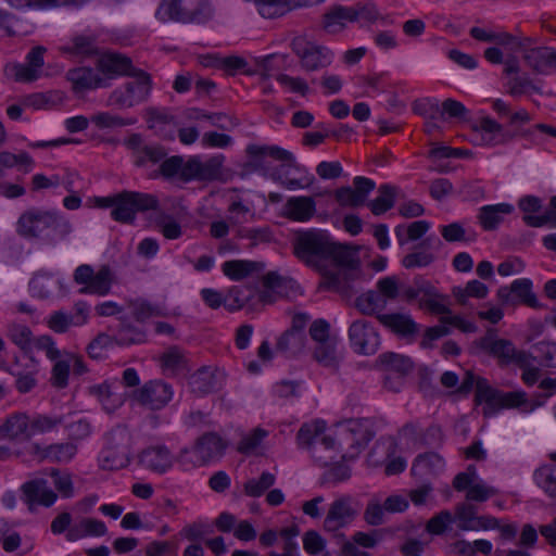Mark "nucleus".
Listing matches in <instances>:
<instances>
[{"label": "nucleus", "mask_w": 556, "mask_h": 556, "mask_svg": "<svg viewBox=\"0 0 556 556\" xmlns=\"http://www.w3.org/2000/svg\"><path fill=\"white\" fill-rule=\"evenodd\" d=\"M526 64L536 74H548L556 70V50L549 47L522 49Z\"/></svg>", "instance_id": "4be33fe9"}, {"label": "nucleus", "mask_w": 556, "mask_h": 556, "mask_svg": "<svg viewBox=\"0 0 556 556\" xmlns=\"http://www.w3.org/2000/svg\"><path fill=\"white\" fill-rule=\"evenodd\" d=\"M316 214V202L312 197H291L283 205V215L294 222H308Z\"/></svg>", "instance_id": "b1692460"}, {"label": "nucleus", "mask_w": 556, "mask_h": 556, "mask_svg": "<svg viewBox=\"0 0 556 556\" xmlns=\"http://www.w3.org/2000/svg\"><path fill=\"white\" fill-rule=\"evenodd\" d=\"M276 478L270 472H263L258 479H250L244 484V492L251 497H260L274 485Z\"/></svg>", "instance_id": "3c124183"}, {"label": "nucleus", "mask_w": 556, "mask_h": 556, "mask_svg": "<svg viewBox=\"0 0 556 556\" xmlns=\"http://www.w3.org/2000/svg\"><path fill=\"white\" fill-rule=\"evenodd\" d=\"M22 435L30 437L29 418L26 414L16 413L10 416L0 427V437L16 439Z\"/></svg>", "instance_id": "7c9ffc66"}, {"label": "nucleus", "mask_w": 556, "mask_h": 556, "mask_svg": "<svg viewBox=\"0 0 556 556\" xmlns=\"http://www.w3.org/2000/svg\"><path fill=\"white\" fill-rule=\"evenodd\" d=\"M399 188L393 185L383 184L378 188V197L367 205L374 215H382L394 206Z\"/></svg>", "instance_id": "72a5a7b5"}, {"label": "nucleus", "mask_w": 556, "mask_h": 556, "mask_svg": "<svg viewBox=\"0 0 556 556\" xmlns=\"http://www.w3.org/2000/svg\"><path fill=\"white\" fill-rule=\"evenodd\" d=\"M292 244L293 253L301 262L323 274L327 255L331 252V237L327 231L319 229L299 231Z\"/></svg>", "instance_id": "20e7f679"}, {"label": "nucleus", "mask_w": 556, "mask_h": 556, "mask_svg": "<svg viewBox=\"0 0 556 556\" xmlns=\"http://www.w3.org/2000/svg\"><path fill=\"white\" fill-rule=\"evenodd\" d=\"M112 282V270L109 266L104 265L93 275V278L88 286L79 289V293L104 296L110 292Z\"/></svg>", "instance_id": "2f4dec72"}, {"label": "nucleus", "mask_w": 556, "mask_h": 556, "mask_svg": "<svg viewBox=\"0 0 556 556\" xmlns=\"http://www.w3.org/2000/svg\"><path fill=\"white\" fill-rule=\"evenodd\" d=\"M326 424L321 420L306 422L296 434L300 447L307 448L312 457L321 466H327L337 457L336 440L325 434Z\"/></svg>", "instance_id": "39448f33"}, {"label": "nucleus", "mask_w": 556, "mask_h": 556, "mask_svg": "<svg viewBox=\"0 0 556 556\" xmlns=\"http://www.w3.org/2000/svg\"><path fill=\"white\" fill-rule=\"evenodd\" d=\"M66 78L72 83L75 92L109 86L106 80L90 67L72 68L66 73Z\"/></svg>", "instance_id": "5701e85b"}, {"label": "nucleus", "mask_w": 556, "mask_h": 556, "mask_svg": "<svg viewBox=\"0 0 556 556\" xmlns=\"http://www.w3.org/2000/svg\"><path fill=\"white\" fill-rule=\"evenodd\" d=\"M214 15L210 0H163L155 16L162 21H176L185 24H202Z\"/></svg>", "instance_id": "423d86ee"}, {"label": "nucleus", "mask_w": 556, "mask_h": 556, "mask_svg": "<svg viewBox=\"0 0 556 556\" xmlns=\"http://www.w3.org/2000/svg\"><path fill=\"white\" fill-rule=\"evenodd\" d=\"M478 345L489 355L497 358L501 366L528 365L529 353L517 350L510 340L497 338L494 330H488L485 336L479 339Z\"/></svg>", "instance_id": "9b49d317"}, {"label": "nucleus", "mask_w": 556, "mask_h": 556, "mask_svg": "<svg viewBox=\"0 0 556 556\" xmlns=\"http://www.w3.org/2000/svg\"><path fill=\"white\" fill-rule=\"evenodd\" d=\"M454 521V516L448 510H442L430 518L426 525V530L434 535L443 534L448 526Z\"/></svg>", "instance_id": "bf43d9fd"}, {"label": "nucleus", "mask_w": 556, "mask_h": 556, "mask_svg": "<svg viewBox=\"0 0 556 556\" xmlns=\"http://www.w3.org/2000/svg\"><path fill=\"white\" fill-rule=\"evenodd\" d=\"M91 393L97 395L102 402L104 408L109 412L114 410L122 404L121 396H117L109 383L104 382L91 388Z\"/></svg>", "instance_id": "603ef678"}, {"label": "nucleus", "mask_w": 556, "mask_h": 556, "mask_svg": "<svg viewBox=\"0 0 556 556\" xmlns=\"http://www.w3.org/2000/svg\"><path fill=\"white\" fill-rule=\"evenodd\" d=\"M413 111L425 118L433 121L439 116L440 104L437 99L422 98L414 101Z\"/></svg>", "instance_id": "13d9d810"}, {"label": "nucleus", "mask_w": 556, "mask_h": 556, "mask_svg": "<svg viewBox=\"0 0 556 556\" xmlns=\"http://www.w3.org/2000/svg\"><path fill=\"white\" fill-rule=\"evenodd\" d=\"M497 298L503 305L525 304L532 308L541 307L536 295L532 292V281L528 278L516 279L509 287H501L497 290Z\"/></svg>", "instance_id": "2eb2a0df"}, {"label": "nucleus", "mask_w": 556, "mask_h": 556, "mask_svg": "<svg viewBox=\"0 0 556 556\" xmlns=\"http://www.w3.org/2000/svg\"><path fill=\"white\" fill-rule=\"evenodd\" d=\"M434 262V255L425 250L414 251L405 255L402 260V265L407 268L427 267Z\"/></svg>", "instance_id": "69168bd1"}, {"label": "nucleus", "mask_w": 556, "mask_h": 556, "mask_svg": "<svg viewBox=\"0 0 556 556\" xmlns=\"http://www.w3.org/2000/svg\"><path fill=\"white\" fill-rule=\"evenodd\" d=\"M354 8L336 7L324 16V28L329 33L341 30L346 23L355 22Z\"/></svg>", "instance_id": "473e14b6"}, {"label": "nucleus", "mask_w": 556, "mask_h": 556, "mask_svg": "<svg viewBox=\"0 0 556 556\" xmlns=\"http://www.w3.org/2000/svg\"><path fill=\"white\" fill-rule=\"evenodd\" d=\"M159 200L150 193L137 191H122L117 193L116 203L111 211L114 220L131 224L136 218L137 212L157 211Z\"/></svg>", "instance_id": "1a4fd4ad"}, {"label": "nucleus", "mask_w": 556, "mask_h": 556, "mask_svg": "<svg viewBox=\"0 0 556 556\" xmlns=\"http://www.w3.org/2000/svg\"><path fill=\"white\" fill-rule=\"evenodd\" d=\"M514 206L508 203L484 205L480 207L478 219L484 230H494L503 222L504 215L513 213Z\"/></svg>", "instance_id": "cd10ccee"}, {"label": "nucleus", "mask_w": 556, "mask_h": 556, "mask_svg": "<svg viewBox=\"0 0 556 556\" xmlns=\"http://www.w3.org/2000/svg\"><path fill=\"white\" fill-rule=\"evenodd\" d=\"M114 343L113 337L106 333H99L87 346V353L92 359H102L105 351Z\"/></svg>", "instance_id": "6e6d98bb"}, {"label": "nucleus", "mask_w": 556, "mask_h": 556, "mask_svg": "<svg viewBox=\"0 0 556 556\" xmlns=\"http://www.w3.org/2000/svg\"><path fill=\"white\" fill-rule=\"evenodd\" d=\"M50 477L55 489L61 493L63 497H72L74 494V488L71 475L62 472L58 469H51Z\"/></svg>", "instance_id": "0e129e2a"}, {"label": "nucleus", "mask_w": 556, "mask_h": 556, "mask_svg": "<svg viewBox=\"0 0 556 556\" xmlns=\"http://www.w3.org/2000/svg\"><path fill=\"white\" fill-rule=\"evenodd\" d=\"M454 519H457L459 530L475 531L478 520L476 507L470 504L457 505Z\"/></svg>", "instance_id": "09e8293b"}, {"label": "nucleus", "mask_w": 556, "mask_h": 556, "mask_svg": "<svg viewBox=\"0 0 556 556\" xmlns=\"http://www.w3.org/2000/svg\"><path fill=\"white\" fill-rule=\"evenodd\" d=\"M533 481L548 497L556 500V467L543 465L533 472Z\"/></svg>", "instance_id": "4c0bfd02"}, {"label": "nucleus", "mask_w": 556, "mask_h": 556, "mask_svg": "<svg viewBox=\"0 0 556 556\" xmlns=\"http://www.w3.org/2000/svg\"><path fill=\"white\" fill-rule=\"evenodd\" d=\"M247 153L254 159L256 168H265V157H271L282 163V166H294L295 159L293 154L278 146H258L250 144L247 148Z\"/></svg>", "instance_id": "412c9836"}, {"label": "nucleus", "mask_w": 556, "mask_h": 556, "mask_svg": "<svg viewBox=\"0 0 556 556\" xmlns=\"http://www.w3.org/2000/svg\"><path fill=\"white\" fill-rule=\"evenodd\" d=\"M113 339L114 343L119 346L140 344L146 341V332L125 319H122Z\"/></svg>", "instance_id": "c9c22d12"}, {"label": "nucleus", "mask_w": 556, "mask_h": 556, "mask_svg": "<svg viewBox=\"0 0 556 556\" xmlns=\"http://www.w3.org/2000/svg\"><path fill=\"white\" fill-rule=\"evenodd\" d=\"M161 363L165 370L177 372L185 368L186 358L179 348L172 346L165 353H163L161 356Z\"/></svg>", "instance_id": "864d4df0"}, {"label": "nucleus", "mask_w": 556, "mask_h": 556, "mask_svg": "<svg viewBox=\"0 0 556 556\" xmlns=\"http://www.w3.org/2000/svg\"><path fill=\"white\" fill-rule=\"evenodd\" d=\"M173 388L162 380H151L135 392L137 401L151 409L165 407L173 399Z\"/></svg>", "instance_id": "6ab92c4d"}, {"label": "nucleus", "mask_w": 556, "mask_h": 556, "mask_svg": "<svg viewBox=\"0 0 556 556\" xmlns=\"http://www.w3.org/2000/svg\"><path fill=\"white\" fill-rule=\"evenodd\" d=\"M291 48L299 56L301 66L307 72L325 68L333 61V53L330 49L302 36L293 38Z\"/></svg>", "instance_id": "f8f14e48"}, {"label": "nucleus", "mask_w": 556, "mask_h": 556, "mask_svg": "<svg viewBox=\"0 0 556 556\" xmlns=\"http://www.w3.org/2000/svg\"><path fill=\"white\" fill-rule=\"evenodd\" d=\"M190 384L192 386L193 392H198L200 394H207L215 389L213 375L205 369L198 370L192 375Z\"/></svg>", "instance_id": "4d7b16f0"}, {"label": "nucleus", "mask_w": 556, "mask_h": 556, "mask_svg": "<svg viewBox=\"0 0 556 556\" xmlns=\"http://www.w3.org/2000/svg\"><path fill=\"white\" fill-rule=\"evenodd\" d=\"M376 435L375 420L371 418H352L334 425L337 452L346 450L343 458H354Z\"/></svg>", "instance_id": "7ed1b4c3"}, {"label": "nucleus", "mask_w": 556, "mask_h": 556, "mask_svg": "<svg viewBox=\"0 0 556 556\" xmlns=\"http://www.w3.org/2000/svg\"><path fill=\"white\" fill-rule=\"evenodd\" d=\"M61 51L63 53L85 58L98 54V47L93 37L78 35L73 37L71 45L61 47Z\"/></svg>", "instance_id": "58836bf2"}, {"label": "nucleus", "mask_w": 556, "mask_h": 556, "mask_svg": "<svg viewBox=\"0 0 556 556\" xmlns=\"http://www.w3.org/2000/svg\"><path fill=\"white\" fill-rule=\"evenodd\" d=\"M358 510L349 496L334 500L328 509L324 520V529L327 532H337L350 525L357 516Z\"/></svg>", "instance_id": "f3484780"}, {"label": "nucleus", "mask_w": 556, "mask_h": 556, "mask_svg": "<svg viewBox=\"0 0 556 556\" xmlns=\"http://www.w3.org/2000/svg\"><path fill=\"white\" fill-rule=\"evenodd\" d=\"M356 308L364 315H374L386 306V301L375 291L359 295L355 301Z\"/></svg>", "instance_id": "37998d69"}, {"label": "nucleus", "mask_w": 556, "mask_h": 556, "mask_svg": "<svg viewBox=\"0 0 556 556\" xmlns=\"http://www.w3.org/2000/svg\"><path fill=\"white\" fill-rule=\"evenodd\" d=\"M131 434L125 427H116L106 435V444L100 454L101 467L105 470H118L130 463Z\"/></svg>", "instance_id": "0eeeda50"}, {"label": "nucleus", "mask_w": 556, "mask_h": 556, "mask_svg": "<svg viewBox=\"0 0 556 556\" xmlns=\"http://www.w3.org/2000/svg\"><path fill=\"white\" fill-rule=\"evenodd\" d=\"M47 325L56 333H65L74 326V321L71 314L63 311H55L49 316Z\"/></svg>", "instance_id": "e2e57ef3"}, {"label": "nucleus", "mask_w": 556, "mask_h": 556, "mask_svg": "<svg viewBox=\"0 0 556 556\" xmlns=\"http://www.w3.org/2000/svg\"><path fill=\"white\" fill-rule=\"evenodd\" d=\"M131 152L134 165L144 167L149 163L157 164L167 155V150L160 143L148 142L141 134H131L123 141Z\"/></svg>", "instance_id": "ddd939ff"}, {"label": "nucleus", "mask_w": 556, "mask_h": 556, "mask_svg": "<svg viewBox=\"0 0 556 556\" xmlns=\"http://www.w3.org/2000/svg\"><path fill=\"white\" fill-rule=\"evenodd\" d=\"M314 359L324 367L337 368L339 364L337 340L332 339L316 343Z\"/></svg>", "instance_id": "ea45409f"}, {"label": "nucleus", "mask_w": 556, "mask_h": 556, "mask_svg": "<svg viewBox=\"0 0 556 556\" xmlns=\"http://www.w3.org/2000/svg\"><path fill=\"white\" fill-rule=\"evenodd\" d=\"M472 130L488 146L504 144L511 139V136L505 135L503 126L489 116L482 117L479 124L472 126Z\"/></svg>", "instance_id": "393cba45"}, {"label": "nucleus", "mask_w": 556, "mask_h": 556, "mask_svg": "<svg viewBox=\"0 0 556 556\" xmlns=\"http://www.w3.org/2000/svg\"><path fill=\"white\" fill-rule=\"evenodd\" d=\"M0 28L9 36H25L30 33L31 25L16 15L0 9Z\"/></svg>", "instance_id": "79ce46f5"}, {"label": "nucleus", "mask_w": 556, "mask_h": 556, "mask_svg": "<svg viewBox=\"0 0 556 556\" xmlns=\"http://www.w3.org/2000/svg\"><path fill=\"white\" fill-rule=\"evenodd\" d=\"M22 500L33 511L36 506L50 507L58 498L56 493L51 489L47 479L38 477L25 482L22 488Z\"/></svg>", "instance_id": "a211bd4d"}, {"label": "nucleus", "mask_w": 556, "mask_h": 556, "mask_svg": "<svg viewBox=\"0 0 556 556\" xmlns=\"http://www.w3.org/2000/svg\"><path fill=\"white\" fill-rule=\"evenodd\" d=\"M467 114L468 110L465 108V105L462 102L451 98L444 100L442 105H440L439 115L444 121L447 118L463 121L466 119Z\"/></svg>", "instance_id": "5fc2aeb1"}, {"label": "nucleus", "mask_w": 556, "mask_h": 556, "mask_svg": "<svg viewBox=\"0 0 556 556\" xmlns=\"http://www.w3.org/2000/svg\"><path fill=\"white\" fill-rule=\"evenodd\" d=\"M501 393V391L493 389L486 379L479 378L476 388V401L478 403H485V407L483 408L484 415L493 414L498 410Z\"/></svg>", "instance_id": "e433bc0d"}, {"label": "nucleus", "mask_w": 556, "mask_h": 556, "mask_svg": "<svg viewBox=\"0 0 556 556\" xmlns=\"http://www.w3.org/2000/svg\"><path fill=\"white\" fill-rule=\"evenodd\" d=\"M155 212V226L166 239L175 240L181 237V226L170 215H167L164 212H159V210Z\"/></svg>", "instance_id": "49530a36"}, {"label": "nucleus", "mask_w": 556, "mask_h": 556, "mask_svg": "<svg viewBox=\"0 0 556 556\" xmlns=\"http://www.w3.org/2000/svg\"><path fill=\"white\" fill-rule=\"evenodd\" d=\"M99 70L104 74L131 76L139 68L134 67L130 58L118 53H108L99 60Z\"/></svg>", "instance_id": "a878e982"}, {"label": "nucleus", "mask_w": 556, "mask_h": 556, "mask_svg": "<svg viewBox=\"0 0 556 556\" xmlns=\"http://www.w3.org/2000/svg\"><path fill=\"white\" fill-rule=\"evenodd\" d=\"M132 315L138 321H144L150 317L164 316L165 314L157 305L147 301H137L132 304Z\"/></svg>", "instance_id": "774afa93"}, {"label": "nucleus", "mask_w": 556, "mask_h": 556, "mask_svg": "<svg viewBox=\"0 0 556 556\" xmlns=\"http://www.w3.org/2000/svg\"><path fill=\"white\" fill-rule=\"evenodd\" d=\"M376 366L386 371H394L401 377L408 375L414 369V363L408 356L394 352L380 354L376 361Z\"/></svg>", "instance_id": "bb28decb"}, {"label": "nucleus", "mask_w": 556, "mask_h": 556, "mask_svg": "<svg viewBox=\"0 0 556 556\" xmlns=\"http://www.w3.org/2000/svg\"><path fill=\"white\" fill-rule=\"evenodd\" d=\"M352 350L361 355H372L380 346V336L372 324L366 319L353 321L348 331Z\"/></svg>", "instance_id": "4468645a"}, {"label": "nucleus", "mask_w": 556, "mask_h": 556, "mask_svg": "<svg viewBox=\"0 0 556 556\" xmlns=\"http://www.w3.org/2000/svg\"><path fill=\"white\" fill-rule=\"evenodd\" d=\"M227 442L216 432H206L201 435L192 451L182 450L179 455V463L184 466H198L219 458L225 454Z\"/></svg>", "instance_id": "9d476101"}, {"label": "nucleus", "mask_w": 556, "mask_h": 556, "mask_svg": "<svg viewBox=\"0 0 556 556\" xmlns=\"http://www.w3.org/2000/svg\"><path fill=\"white\" fill-rule=\"evenodd\" d=\"M4 74L7 77L21 83H30L40 76V74L27 63L8 64L4 68Z\"/></svg>", "instance_id": "8fccbe9b"}, {"label": "nucleus", "mask_w": 556, "mask_h": 556, "mask_svg": "<svg viewBox=\"0 0 556 556\" xmlns=\"http://www.w3.org/2000/svg\"><path fill=\"white\" fill-rule=\"evenodd\" d=\"M130 77L135 80L125 83L110 93L108 105L130 109L147 101L152 89L151 76L147 72L138 70Z\"/></svg>", "instance_id": "6e6552de"}, {"label": "nucleus", "mask_w": 556, "mask_h": 556, "mask_svg": "<svg viewBox=\"0 0 556 556\" xmlns=\"http://www.w3.org/2000/svg\"><path fill=\"white\" fill-rule=\"evenodd\" d=\"M174 455L165 445H151L138 455V463L144 469L157 475L166 473L174 465Z\"/></svg>", "instance_id": "aec40b11"}, {"label": "nucleus", "mask_w": 556, "mask_h": 556, "mask_svg": "<svg viewBox=\"0 0 556 556\" xmlns=\"http://www.w3.org/2000/svg\"><path fill=\"white\" fill-rule=\"evenodd\" d=\"M91 122L99 128H117L135 125L137 123V118L135 117H122L118 115H113L109 112H101L94 114L91 117Z\"/></svg>", "instance_id": "de8ad7c7"}, {"label": "nucleus", "mask_w": 556, "mask_h": 556, "mask_svg": "<svg viewBox=\"0 0 556 556\" xmlns=\"http://www.w3.org/2000/svg\"><path fill=\"white\" fill-rule=\"evenodd\" d=\"M61 424H63L62 417L38 415L34 417L31 421H29L30 437L36 433L48 432Z\"/></svg>", "instance_id": "338daca9"}, {"label": "nucleus", "mask_w": 556, "mask_h": 556, "mask_svg": "<svg viewBox=\"0 0 556 556\" xmlns=\"http://www.w3.org/2000/svg\"><path fill=\"white\" fill-rule=\"evenodd\" d=\"M375 188L376 182L372 179L356 176L353 178V187L344 186L334 191V199L341 206L359 207Z\"/></svg>", "instance_id": "dca6fc26"}, {"label": "nucleus", "mask_w": 556, "mask_h": 556, "mask_svg": "<svg viewBox=\"0 0 556 556\" xmlns=\"http://www.w3.org/2000/svg\"><path fill=\"white\" fill-rule=\"evenodd\" d=\"M8 337L23 352L28 353L34 344L33 333L25 325L12 324L8 328Z\"/></svg>", "instance_id": "c03bdc74"}, {"label": "nucleus", "mask_w": 556, "mask_h": 556, "mask_svg": "<svg viewBox=\"0 0 556 556\" xmlns=\"http://www.w3.org/2000/svg\"><path fill=\"white\" fill-rule=\"evenodd\" d=\"M529 404L527 393L525 391H513L502 392L498 409L500 408H520L522 407L526 412V407Z\"/></svg>", "instance_id": "680f3d73"}, {"label": "nucleus", "mask_w": 556, "mask_h": 556, "mask_svg": "<svg viewBox=\"0 0 556 556\" xmlns=\"http://www.w3.org/2000/svg\"><path fill=\"white\" fill-rule=\"evenodd\" d=\"M17 232L24 238L40 239L54 244L72 232V224L56 211L33 207L24 212L17 220Z\"/></svg>", "instance_id": "f257e3e1"}, {"label": "nucleus", "mask_w": 556, "mask_h": 556, "mask_svg": "<svg viewBox=\"0 0 556 556\" xmlns=\"http://www.w3.org/2000/svg\"><path fill=\"white\" fill-rule=\"evenodd\" d=\"M304 333L295 331H285L278 339L276 351L282 353L287 357H293L300 354L305 346Z\"/></svg>", "instance_id": "f704fd0d"}, {"label": "nucleus", "mask_w": 556, "mask_h": 556, "mask_svg": "<svg viewBox=\"0 0 556 556\" xmlns=\"http://www.w3.org/2000/svg\"><path fill=\"white\" fill-rule=\"evenodd\" d=\"M223 273L231 280L239 281L255 271H262L264 264L261 262L245 261V260H232L227 261L223 264Z\"/></svg>", "instance_id": "c756f323"}, {"label": "nucleus", "mask_w": 556, "mask_h": 556, "mask_svg": "<svg viewBox=\"0 0 556 556\" xmlns=\"http://www.w3.org/2000/svg\"><path fill=\"white\" fill-rule=\"evenodd\" d=\"M331 252L327 255V263L331 262L336 269H329L325 264L323 276L328 288L344 290L349 282L356 279L359 268L358 250L340 244L331 239Z\"/></svg>", "instance_id": "f03ea898"}, {"label": "nucleus", "mask_w": 556, "mask_h": 556, "mask_svg": "<svg viewBox=\"0 0 556 556\" xmlns=\"http://www.w3.org/2000/svg\"><path fill=\"white\" fill-rule=\"evenodd\" d=\"M77 453L72 442L51 444L42 450V457L55 463H68Z\"/></svg>", "instance_id": "a19ab883"}, {"label": "nucleus", "mask_w": 556, "mask_h": 556, "mask_svg": "<svg viewBox=\"0 0 556 556\" xmlns=\"http://www.w3.org/2000/svg\"><path fill=\"white\" fill-rule=\"evenodd\" d=\"M268 435L263 428H256L251 433L244 435L238 444L237 451L242 454H250Z\"/></svg>", "instance_id": "052dcab7"}, {"label": "nucleus", "mask_w": 556, "mask_h": 556, "mask_svg": "<svg viewBox=\"0 0 556 556\" xmlns=\"http://www.w3.org/2000/svg\"><path fill=\"white\" fill-rule=\"evenodd\" d=\"M56 285L58 281L52 275L39 274L30 280L29 288L34 295L47 299L53 293Z\"/></svg>", "instance_id": "a18cd8bd"}, {"label": "nucleus", "mask_w": 556, "mask_h": 556, "mask_svg": "<svg viewBox=\"0 0 556 556\" xmlns=\"http://www.w3.org/2000/svg\"><path fill=\"white\" fill-rule=\"evenodd\" d=\"M377 318L384 327L402 337L413 336L418 330L417 324L409 315L399 313L379 314Z\"/></svg>", "instance_id": "c85d7f7f"}]
</instances>
